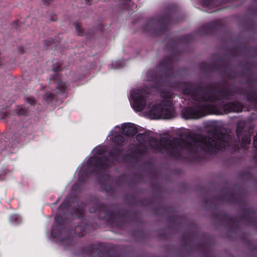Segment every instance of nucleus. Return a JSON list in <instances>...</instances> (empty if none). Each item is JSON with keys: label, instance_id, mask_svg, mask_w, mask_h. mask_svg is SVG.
Wrapping results in <instances>:
<instances>
[{"label": "nucleus", "instance_id": "f3484780", "mask_svg": "<svg viewBox=\"0 0 257 257\" xmlns=\"http://www.w3.org/2000/svg\"><path fill=\"white\" fill-rule=\"evenodd\" d=\"M116 128L120 129V127L119 126H116Z\"/></svg>", "mask_w": 257, "mask_h": 257}, {"label": "nucleus", "instance_id": "f257e3e1", "mask_svg": "<svg viewBox=\"0 0 257 257\" xmlns=\"http://www.w3.org/2000/svg\"><path fill=\"white\" fill-rule=\"evenodd\" d=\"M230 137L227 135H215L212 138H204L199 135H190L184 141L180 139L171 140L169 136L162 137L159 145L156 140H152L151 147L156 151L167 153L177 157L182 152H186L192 154L200 151L210 153L215 152L218 150H222L228 145Z\"/></svg>", "mask_w": 257, "mask_h": 257}, {"label": "nucleus", "instance_id": "a211bd4d", "mask_svg": "<svg viewBox=\"0 0 257 257\" xmlns=\"http://www.w3.org/2000/svg\"><path fill=\"white\" fill-rule=\"evenodd\" d=\"M52 235L54 236V233L53 232H52Z\"/></svg>", "mask_w": 257, "mask_h": 257}, {"label": "nucleus", "instance_id": "9b49d317", "mask_svg": "<svg viewBox=\"0 0 257 257\" xmlns=\"http://www.w3.org/2000/svg\"><path fill=\"white\" fill-rule=\"evenodd\" d=\"M54 96V93H47L45 95V98L46 99H47L48 98H50Z\"/></svg>", "mask_w": 257, "mask_h": 257}, {"label": "nucleus", "instance_id": "1a4fd4ad", "mask_svg": "<svg viewBox=\"0 0 257 257\" xmlns=\"http://www.w3.org/2000/svg\"><path fill=\"white\" fill-rule=\"evenodd\" d=\"M17 113L19 115H26L27 113V110L22 107H20L17 109Z\"/></svg>", "mask_w": 257, "mask_h": 257}, {"label": "nucleus", "instance_id": "2eb2a0df", "mask_svg": "<svg viewBox=\"0 0 257 257\" xmlns=\"http://www.w3.org/2000/svg\"><path fill=\"white\" fill-rule=\"evenodd\" d=\"M122 66H120V65H118V66H117H117H115L114 68H117H117H121Z\"/></svg>", "mask_w": 257, "mask_h": 257}, {"label": "nucleus", "instance_id": "ddd939ff", "mask_svg": "<svg viewBox=\"0 0 257 257\" xmlns=\"http://www.w3.org/2000/svg\"><path fill=\"white\" fill-rule=\"evenodd\" d=\"M250 139L248 138L243 139V141H245L246 144H249L250 143Z\"/></svg>", "mask_w": 257, "mask_h": 257}, {"label": "nucleus", "instance_id": "f8f14e48", "mask_svg": "<svg viewBox=\"0 0 257 257\" xmlns=\"http://www.w3.org/2000/svg\"><path fill=\"white\" fill-rule=\"evenodd\" d=\"M27 101L31 105H33L35 103V100L31 98H27Z\"/></svg>", "mask_w": 257, "mask_h": 257}, {"label": "nucleus", "instance_id": "6ab92c4d", "mask_svg": "<svg viewBox=\"0 0 257 257\" xmlns=\"http://www.w3.org/2000/svg\"><path fill=\"white\" fill-rule=\"evenodd\" d=\"M63 204H61V207H62V206H63Z\"/></svg>", "mask_w": 257, "mask_h": 257}, {"label": "nucleus", "instance_id": "f03ea898", "mask_svg": "<svg viewBox=\"0 0 257 257\" xmlns=\"http://www.w3.org/2000/svg\"><path fill=\"white\" fill-rule=\"evenodd\" d=\"M146 90L134 89L131 91L130 101L133 109L137 111L144 109L153 119H168L173 114V107L169 100L163 101L160 105L148 103L147 104Z\"/></svg>", "mask_w": 257, "mask_h": 257}, {"label": "nucleus", "instance_id": "9d476101", "mask_svg": "<svg viewBox=\"0 0 257 257\" xmlns=\"http://www.w3.org/2000/svg\"><path fill=\"white\" fill-rule=\"evenodd\" d=\"M122 137L121 136H118L116 138L114 139L113 141L115 143L118 144V145H120L122 142Z\"/></svg>", "mask_w": 257, "mask_h": 257}, {"label": "nucleus", "instance_id": "39448f33", "mask_svg": "<svg viewBox=\"0 0 257 257\" xmlns=\"http://www.w3.org/2000/svg\"><path fill=\"white\" fill-rule=\"evenodd\" d=\"M120 133L128 136H132L137 133V130L133 124L125 123L122 125Z\"/></svg>", "mask_w": 257, "mask_h": 257}, {"label": "nucleus", "instance_id": "423d86ee", "mask_svg": "<svg viewBox=\"0 0 257 257\" xmlns=\"http://www.w3.org/2000/svg\"><path fill=\"white\" fill-rule=\"evenodd\" d=\"M235 103H230L224 106V110L228 111H234L237 110L235 108Z\"/></svg>", "mask_w": 257, "mask_h": 257}, {"label": "nucleus", "instance_id": "0eeeda50", "mask_svg": "<svg viewBox=\"0 0 257 257\" xmlns=\"http://www.w3.org/2000/svg\"><path fill=\"white\" fill-rule=\"evenodd\" d=\"M74 25L75 28L76 32L77 33V35H81L83 34V30L81 27V25L78 23H75L74 24Z\"/></svg>", "mask_w": 257, "mask_h": 257}, {"label": "nucleus", "instance_id": "7ed1b4c3", "mask_svg": "<svg viewBox=\"0 0 257 257\" xmlns=\"http://www.w3.org/2000/svg\"><path fill=\"white\" fill-rule=\"evenodd\" d=\"M209 111L208 106L206 104H203L200 105L197 110L193 108L184 109L182 112V115L185 119H195L202 117Z\"/></svg>", "mask_w": 257, "mask_h": 257}, {"label": "nucleus", "instance_id": "4468645a", "mask_svg": "<svg viewBox=\"0 0 257 257\" xmlns=\"http://www.w3.org/2000/svg\"><path fill=\"white\" fill-rule=\"evenodd\" d=\"M84 1L86 5H89L91 4L92 0H84Z\"/></svg>", "mask_w": 257, "mask_h": 257}, {"label": "nucleus", "instance_id": "dca6fc26", "mask_svg": "<svg viewBox=\"0 0 257 257\" xmlns=\"http://www.w3.org/2000/svg\"><path fill=\"white\" fill-rule=\"evenodd\" d=\"M12 217H14V219H16L17 218V216L16 215H14L12 216Z\"/></svg>", "mask_w": 257, "mask_h": 257}, {"label": "nucleus", "instance_id": "20e7f679", "mask_svg": "<svg viewBox=\"0 0 257 257\" xmlns=\"http://www.w3.org/2000/svg\"><path fill=\"white\" fill-rule=\"evenodd\" d=\"M101 151V149L100 150H98L97 154L90 158V165H92L96 167H100L101 169L105 168L108 166V161L106 158L102 155Z\"/></svg>", "mask_w": 257, "mask_h": 257}, {"label": "nucleus", "instance_id": "6e6552de", "mask_svg": "<svg viewBox=\"0 0 257 257\" xmlns=\"http://www.w3.org/2000/svg\"><path fill=\"white\" fill-rule=\"evenodd\" d=\"M66 88V85L63 82H59L57 85V89H58L57 92H61L65 89Z\"/></svg>", "mask_w": 257, "mask_h": 257}]
</instances>
